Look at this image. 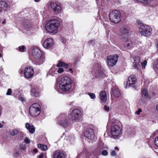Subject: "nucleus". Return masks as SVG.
Masks as SVG:
<instances>
[{"mask_svg":"<svg viewBox=\"0 0 158 158\" xmlns=\"http://www.w3.org/2000/svg\"><path fill=\"white\" fill-rule=\"evenodd\" d=\"M85 136L90 140H93L95 138V136L93 129L89 128L84 133Z\"/></svg>","mask_w":158,"mask_h":158,"instance_id":"14","label":"nucleus"},{"mask_svg":"<svg viewBox=\"0 0 158 158\" xmlns=\"http://www.w3.org/2000/svg\"><path fill=\"white\" fill-rule=\"evenodd\" d=\"M99 96L101 100L103 102H105L107 99L106 92L104 91H101L99 94Z\"/></svg>","mask_w":158,"mask_h":158,"instance_id":"23","label":"nucleus"},{"mask_svg":"<svg viewBox=\"0 0 158 158\" xmlns=\"http://www.w3.org/2000/svg\"><path fill=\"white\" fill-rule=\"evenodd\" d=\"M56 69L52 67L49 70V74L52 76H54L57 74V73L55 72Z\"/></svg>","mask_w":158,"mask_h":158,"instance_id":"28","label":"nucleus"},{"mask_svg":"<svg viewBox=\"0 0 158 158\" xmlns=\"http://www.w3.org/2000/svg\"><path fill=\"white\" fill-rule=\"evenodd\" d=\"M152 95H151V97H153L155 96L156 94L154 92H152L151 93Z\"/></svg>","mask_w":158,"mask_h":158,"instance_id":"47","label":"nucleus"},{"mask_svg":"<svg viewBox=\"0 0 158 158\" xmlns=\"http://www.w3.org/2000/svg\"><path fill=\"white\" fill-rule=\"evenodd\" d=\"M96 78L99 77L102 78L105 76V74L104 73L103 70L100 65L98 66V70H96Z\"/></svg>","mask_w":158,"mask_h":158,"instance_id":"17","label":"nucleus"},{"mask_svg":"<svg viewBox=\"0 0 158 158\" xmlns=\"http://www.w3.org/2000/svg\"><path fill=\"white\" fill-rule=\"evenodd\" d=\"M155 66V67L158 69V61L156 64Z\"/></svg>","mask_w":158,"mask_h":158,"instance_id":"50","label":"nucleus"},{"mask_svg":"<svg viewBox=\"0 0 158 158\" xmlns=\"http://www.w3.org/2000/svg\"><path fill=\"white\" fill-rule=\"evenodd\" d=\"M93 43H94V40H90L89 41V44H92Z\"/></svg>","mask_w":158,"mask_h":158,"instance_id":"49","label":"nucleus"},{"mask_svg":"<svg viewBox=\"0 0 158 158\" xmlns=\"http://www.w3.org/2000/svg\"><path fill=\"white\" fill-rule=\"evenodd\" d=\"M24 141L27 143H29L30 142V140L28 138L26 137L24 139Z\"/></svg>","mask_w":158,"mask_h":158,"instance_id":"41","label":"nucleus"},{"mask_svg":"<svg viewBox=\"0 0 158 158\" xmlns=\"http://www.w3.org/2000/svg\"><path fill=\"white\" fill-rule=\"evenodd\" d=\"M33 152L35 153H36L38 152V150L37 149H34L33 150Z\"/></svg>","mask_w":158,"mask_h":158,"instance_id":"52","label":"nucleus"},{"mask_svg":"<svg viewBox=\"0 0 158 158\" xmlns=\"http://www.w3.org/2000/svg\"><path fill=\"white\" fill-rule=\"evenodd\" d=\"M29 112L30 114L32 116H37L40 112V106L38 103L33 104L29 108Z\"/></svg>","mask_w":158,"mask_h":158,"instance_id":"6","label":"nucleus"},{"mask_svg":"<svg viewBox=\"0 0 158 158\" xmlns=\"http://www.w3.org/2000/svg\"><path fill=\"white\" fill-rule=\"evenodd\" d=\"M19 133V131L16 129L12 130L10 132V134L12 136H15L17 135Z\"/></svg>","mask_w":158,"mask_h":158,"instance_id":"32","label":"nucleus"},{"mask_svg":"<svg viewBox=\"0 0 158 158\" xmlns=\"http://www.w3.org/2000/svg\"><path fill=\"white\" fill-rule=\"evenodd\" d=\"M156 47L158 48V39L156 40Z\"/></svg>","mask_w":158,"mask_h":158,"instance_id":"48","label":"nucleus"},{"mask_svg":"<svg viewBox=\"0 0 158 158\" xmlns=\"http://www.w3.org/2000/svg\"><path fill=\"white\" fill-rule=\"evenodd\" d=\"M155 144L158 147V137H156L154 141Z\"/></svg>","mask_w":158,"mask_h":158,"instance_id":"42","label":"nucleus"},{"mask_svg":"<svg viewBox=\"0 0 158 158\" xmlns=\"http://www.w3.org/2000/svg\"><path fill=\"white\" fill-rule=\"evenodd\" d=\"M118 57V56L116 54L108 56L106 59L107 65L110 67L114 65L117 62Z\"/></svg>","mask_w":158,"mask_h":158,"instance_id":"8","label":"nucleus"},{"mask_svg":"<svg viewBox=\"0 0 158 158\" xmlns=\"http://www.w3.org/2000/svg\"><path fill=\"white\" fill-rule=\"evenodd\" d=\"M19 51L21 52H24V50L25 48V47L23 45L22 46H20L19 47Z\"/></svg>","mask_w":158,"mask_h":158,"instance_id":"34","label":"nucleus"},{"mask_svg":"<svg viewBox=\"0 0 158 158\" xmlns=\"http://www.w3.org/2000/svg\"><path fill=\"white\" fill-rule=\"evenodd\" d=\"M3 127V125L0 123V128H1Z\"/></svg>","mask_w":158,"mask_h":158,"instance_id":"55","label":"nucleus"},{"mask_svg":"<svg viewBox=\"0 0 158 158\" xmlns=\"http://www.w3.org/2000/svg\"><path fill=\"white\" fill-rule=\"evenodd\" d=\"M121 128L118 125H116L111 127V134L113 136L118 137L121 134Z\"/></svg>","mask_w":158,"mask_h":158,"instance_id":"11","label":"nucleus"},{"mask_svg":"<svg viewBox=\"0 0 158 158\" xmlns=\"http://www.w3.org/2000/svg\"><path fill=\"white\" fill-rule=\"evenodd\" d=\"M156 109L157 111L158 112V104L156 106Z\"/></svg>","mask_w":158,"mask_h":158,"instance_id":"56","label":"nucleus"},{"mask_svg":"<svg viewBox=\"0 0 158 158\" xmlns=\"http://www.w3.org/2000/svg\"><path fill=\"white\" fill-rule=\"evenodd\" d=\"M147 61L146 60H144L143 62H141V64L143 67H145L147 64Z\"/></svg>","mask_w":158,"mask_h":158,"instance_id":"35","label":"nucleus"},{"mask_svg":"<svg viewBox=\"0 0 158 158\" xmlns=\"http://www.w3.org/2000/svg\"><path fill=\"white\" fill-rule=\"evenodd\" d=\"M25 127L31 134H33L35 133V127L31 124L27 123L25 124Z\"/></svg>","mask_w":158,"mask_h":158,"instance_id":"19","label":"nucleus"},{"mask_svg":"<svg viewBox=\"0 0 158 158\" xmlns=\"http://www.w3.org/2000/svg\"><path fill=\"white\" fill-rule=\"evenodd\" d=\"M69 71L72 73H73V71L72 68H70L69 69Z\"/></svg>","mask_w":158,"mask_h":158,"instance_id":"51","label":"nucleus"},{"mask_svg":"<svg viewBox=\"0 0 158 158\" xmlns=\"http://www.w3.org/2000/svg\"><path fill=\"white\" fill-rule=\"evenodd\" d=\"M121 15L120 12L117 10H113L109 14L110 20L112 23H117L121 21Z\"/></svg>","mask_w":158,"mask_h":158,"instance_id":"5","label":"nucleus"},{"mask_svg":"<svg viewBox=\"0 0 158 158\" xmlns=\"http://www.w3.org/2000/svg\"><path fill=\"white\" fill-rule=\"evenodd\" d=\"M53 44V39L52 38H48L44 41L43 45L44 48H49L52 46Z\"/></svg>","mask_w":158,"mask_h":158,"instance_id":"15","label":"nucleus"},{"mask_svg":"<svg viewBox=\"0 0 158 158\" xmlns=\"http://www.w3.org/2000/svg\"><path fill=\"white\" fill-rule=\"evenodd\" d=\"M88 94L91 99H94L95 98V95L94 94L89 93Z\"/></svg>","mask_w":158,"mask_h":158,"instance_id":"36","label":"nucleus"},{"mask_svg":"<svg viewBox=\"0 0 158 158\" xmlns=\"http://www.w3.org/2000/svg\"><path fill=\"white\" fill-rule=\"evenodd\" d=\"M7 7V4L6 2L2 1L0 2V8L1 10L5 9Z\"/></svg>","mask_w":158,"mask_h":158,"instance_id":"27","label":"nucleus"},{"mask_svg":"<svg viewBox=\"0 0 158 158\" xmlns=\"http://www.w3.org/2000/svg\"><path fill=\"white\" fill-rule=\"evenodd\" d=\"M44 157H45V158H46V155L44 154L41 153L40 155L39 156L38 158H44Z\"/></svg>","mask_w":158,"mask_h":158,"instance_id":"43","label":"nucleus"},{"mask_svg":"<svg viewBox=\"0 0 158 158\" xmlns=\"http://www.w3.org/2000/svg\"><path fill=\"white\" fill-rule=\"evenodd\" d=\"M1 110L0 109V115H1Z\"/></svg>","mask_w":158,"mask_h":158,"instance_id":"62","label":"nucleus"},{"mask_svg":"<svg viewBox=\"0 0 158 158\" xmlns=\"http://www.w3.org/2000/svg\"><path fill=\"white\" fill-rule=\"evenodd\" d=\"M104 109L106 111H108L110 110V107L108 106L105 105L104 106Z\"/></svg>","mask_w":158,"mask_h":158,"instance_id":"39","label":"nucleus"},{"mask_svg":"<svg viewBox=\"0 0 158 158\" xmlns=\"http://www.w3.org/2000/svg\"><path fill=\"white\" fill-rule=\"evenodd\" d=\"M20 148H21V150H23L24 151L26 149V146H21V147Z\"/></svg>","mask_w":158,"mask_h":158,"instance_id":"45","label":"nucleus"},{"mask_svg":"<svg viewBox=\"0 0 158 158\" xmlns=\"http://www.w3.org/2000/svg\"><path fill=\"white\" fill-rule=\"evenodd\" d=\"M58 119L60 126L64 128H67L68 126L69 122L67 116L65 114L60 115Z\"/></svg>","mask_w":158,"mask_h":158,"instance_id":"9","label":"nucleus"},{"mask_svg":"<svg viewBox=\"0 0 158 158\" xmlns=\"http://www.w3.org/2000/svg\"><path fill=\"white\" fill-rule=\"evenodd\" d=\"M56 66L57 67H63L67 69L68 65L67 64L62 61H59V63L57 64Z\"/></svg>","mask_w":158,"mask_h":158,"instance_id":"26","label":"nucleus"},{"mask_svg":"<svg viewBox=\"0 0 158 158\" xmlns=\"http://www.w3.org/2000/svg\"><path fill=\"white\" fill-rule=\"evenodd\" d=\"M32 55L35 59L36 64L40 65L42 64L45 60L43 53L38 48H34L32 50Z\"/></svg>","mask_w":158,"mask_h":158,"instance_id":"4","label":"nucleus"},{"mask_svg":"<svg viewBox=\"0 0 158 158\" xmlns=\"http://www.w3.org/2000/svg\"><path fill=\"white\" fill-rule=\"evenodd\" d=\"M22 70H20V73H22Z\"/></svg>","mask_w":158,"mask_h":158,"instance_id":"61","label":"nucleus"},{"mask_svg":"<svg viewBox=\"0 0 158 158\" xmlns=\"http://www.w3.org/2000/svg\"><path fill=\"white\" fill-rule=\"evenodd\" d=\"M34 74L33 68L30 66L27 67L24 71V76L27 78H30L32 77Z\"/></svg>","mask_w":158,"mask_h":158,"instance_id":"12","label":"nucleus"},{"mask_svg":"<svg viewBox=\"0 0 158 158\" xmlns=\"http://www.w3.org/2000/svg\"><path fill=\"white\" fill-rule=\"evenodd\" d=\"M69 141L71 143H72V142H71V141H73V139H72L71 140H69Z\"/></svg>","mask_w":158,"mask_h":158,"instance_id":"58","label":"nucleus"},{"mask_svg":"<svg viewBox=\"0 0 158 158\" xmlns=\"http://www.w3.org/2000/svg\"><path fill=\"white\" fill-rule=\"evenodd\" d=\"M64 71L63 69L61 68H58V70L57 71V72L59 73H61Z\"/></svg>","mask_w":158,"mask_h":158,"instance_id":"40","label":"nucleus"},{"mask_svg":"<svg viewBox=\"0 0 158 158\" xmlns=\"http://www.w3.org/2000/svg\"><path fill=\"white\" fill-rule=\"evenodd\" d=\"M31 95L35 97L39 96V93L37 89L35 86H32L31 89Z\"/></svg>","mask_w":158,"mask_h":158,"instance_id":"21","label":"nucleus"},{"mask_svg":"<svg viewBox=\"0 0 158 158\" xmlns=\"http://www.w3.org/2000/svg\"><path fill=\"white\" fill-rule=\"evenodd\" d=\"M137 23H138L139 24L141 25L142 24L140 22V21L137 20Z\"/></svg>","mask_w":158,"mask_h":158,"instance_id":"53","label":"nucleus"},{"mask_svg":"<svg viewBox=\"0 0 158 158\" xmlns=\"http://www.w3.org/2000/svg\"><path fill=\"white\" fill-rule=\"evenodd\" d=\"M2 57V56L1 54V53H0V57Z\"/></svg>","mask_w":158,"mask_h":158,"instance_id":"60","label":"nucleus"},{"mask_svg":"<svg viewBox=\"0 0 158 158\" xmlns=\"http://www.w3.org/2000/svg\"><path fill=\"white\" fill-rule=\"evenodd\" d=\"M136 79L135 76L133 75L131 76L128 78L127 85H132V86H133V85L136 82Z\"/></svg>","mask_w":158,"mask_h":158,"instance_id":"20","label":"nucleus"},{"mask_svg":"<svg viewBox=\"0 0 158 158\" xmlns=\"http://www.w3.org/2000/svg\"><path fill=\"white\" fill-rule=\"evenodd\" d=\"M142 111V110L141 109H139L137 110L135 112V113L138 114V115H139L140 114V113Z\"/></svg>","mask_w":158,"mask_h":158,"instance_id":"44","label":"nucleus"},{"mask_svg":"<svg viewBox=\"0 0 158 158\" xmlns=\"http://www.w3.org/2000/svg\"><path fill=\"white\" fill-rule=\"evenodd\" d=\"M60 25V23L58 20H51L46 24L45 29L48 32L55 34L57 32Z\"/></svg>","mask_w":158,"mask_h":158,"instance_id":"3","label":"nucleus"},{"mask_svg":"<svg viewBox=\"0 0 158 158\" xmlns=\"http://www.w3.org/2000/svg\"><path fill=\"white\" fill-rule=\"evenodd\" d=\"M38 147L44 151H45L47 150V147L45 145L39 144L38 145Z\"/></svg>","mask_w":158,"mask_h":158,"instance_id":"30","label":"nucleus"},{"mask_svg":"<svg viewBox=\"0 0 158 158\" xmlns=\"http://www.w3.org/2000/svg\"><path fill=\"white\" fill-rule=\"evenodd\" d=\"M56 66L57 67H63L67 69L68 65L67 64L62 61H59V63L57 64Z\"/></svg>","mask_w":158,"mask_h":158,"instance_id":"25","label":"nucleus"},{"mask_svg":"<svg viewBox=\"0 0 158 158\" xmlns=\"http://www.w3.org/2000/svg\"><path fill=\"white\" fill-rule=\"evenodd\" d=\"M137 2L142 3L144 5H148L153 0H134Z\"/></svg>","mask_w":158,"mask_h":158,"instance_id":"24","label":"nucleus"},{"mask_svg":"<svg viewBox=\"0 0 158 158\" xmlns=\"http://www.w3.org/2000/svg\"><path fill=\"white\" fill-rule=\"evenodd\" d=\"M106 147V146L102 141H99L98 143V148L99 149H105Z\"/></svg>","mask_w":158,"mask_h":158,"instance_id":"29","label":"nucleus"},{"mask_svg":"<svg viewBox=\"0 0 158 158\" xmlns=\"http://www.w3.org/2000/svg\"><path fill=\"white\" fill-rule=\"evenodd\" d=\"M49 6L53 11L56 13L60 12L61 10V7L60 6L58 5L55 2L50 3Z\"/></svg>","mask_w":158,"mask_h":158,"instance_id":"16","label":"nucleus"},{"mask_svg":"<svg viewBox=\"0 0 158 158\" xmlns=\"http://www.w3.org/2000/svg\"><path fill=\"white\" fill-rule=\"evenodd\" d=\"M129 31L128 28L127 26H124L121 30L120 37L124 41H126L124 44V47L127 49H130L133 47L134 46V43L130 41H128V39L129 36Z\"/></svg>","mask_w":158,"mask_h":158,"instance_id":"1","label":"nucleus"},{"mask_svg":"<svg viewBox=\"0 0 158 158\" xmlns=\"http://www.w3.org/2000/svg\"><path fill=\"white\" fill-rule=\"evenodd\" d=\"M70 115L72 120H78L81 117L82 112L80 109H74L72 110Z\"/></svg>","mask_w":158,"mask_h":158,"instance_id":"10","label":"nucleus"},{"mask_svg":"<svg viewBox=\"0 0 158 158\" xmlns=\"http://www.w3.org/2000/svg\"><path fill=\"white\" fill-rule=\"evenodd\" d=\"M67 138H66V140H67L68 139H69V140H71V139H70V137L69 136H68V137H67Z\"/></svg>","mask_w":158,"mask_h":158,"instance_id":"54","label":"nucleus"},{"mask_svg":"<svg viewBox=\"0 0 158 158\" xmlns=\"http://www.w3.org/2000/svg\"><path fill=\"white\" fill-rule=\"evenodd\" d=\"M112 95L116 98H118L120 96V93L118 89L114 88L112 89Z\"/></svg>","mask_w":158,"mask_h":158,"instance_id":"22","label":"nucleus"},{"mask_svg":"<svg viewBox=\"0 0 158 158\" xmlns=\"http://www.w3.org/2000/svg\"><path fill=\"white\" fill-rule=\"evenodd\" d=\"M118 150L119 149L117 147H115L114 148V150H112L110 152V154L111 155H112V156H116V151H117V150L118 151Z\"/></svg>","mask_w":158,"mask_h":158,"instance_id":"33","label":"nucleus"},{"mask_svg":"<svg viewBox=\"0 0 158 158\" xmlns=\"http://www.w3.org/2000/svg\"><path fill=\"white\" fill-rule=\"evenodd\" d=\"M72 81L70 78L68 76L62 77L59 83L60 89L64 91H69L71 88Z\"/></svg>","mask_w":158,"mask_h":158,"instance_id":"2","label":"nucleus"},{"mask_svg":"<svg viewBox=\"0 0 158 158\" xmlns=\"http://www.w3.org/2000/svg\"><path fill=\"white\" fill-rule=\"evenodd\" d=\"M29 29H30L31 27H30V28H29L28 27H27Z\"/></svg>","mask_w":158,"mask_h":158,"instance_id":"63","label":"nucleus"},{"mask_svg":"<svg viewBox=\"0 0 158 158\" xmlns=\"http://www.w3.org/2000/svg\"><path fill=\"white\" fill-rule=\"evenodd\" d=\"M108 154V152L105 150H103L102 152V155L104 156H106Z\"/></svg>","mask_w":158,"mask_h":158,"instance_id":"38","label":"nucleus"},{"mask_svg":"<svg viewBox=\"0 0 158 158\" xmlns=\"http://www.w3.org/2000/svg\"><path fill=\"white\" fill-rule=\"evenodd\" d=\"M34 1L35 2H38L39 1H40V0H34Z\"/></svg>","mask_w":158,"mask_h":158,"instance_id":"57","label":"nucleus"},{"mask_svg":"<svg viewBox=\"0 0 158 158\" xmlns=\"http://www.w3.org/2000/svg\"><path fill=\"white\" fill-rule=\"evenodd\" d=\"M52 158H65V155L61 152L56 151L53 153L52 155Z\"/></svg>","mask_w":158,"mask_h":158,"instance_id":"18","label":"nucleus"},{"mask_svg":"<svg viewBox=\"0 0 158 158\" xmlns=\"http://www.w3.org/2000/svg\"><path fill=\"white\" fill-rule=\"evenodd\" d=\"M152 29L147 25H142L139 28V31L142 35L145 36H148L151 34Z\"/></svg>","mask_w":158,"mask_h":158,"instance_id":"7","label":"nucleus"},{"mask_svg":"<svg viewBox=\"0 0 158 158\" xmlns=\"http://www.w3.org/2000/svg\"><path fill=\"white\" fill-rule=\"evenodd\" d=\"M5 21H3V22H2V24H5Z\"/></svg>","mask_w":158,"mask_h":158,"instance_id":"59","label":"nucleus"},{"mask_svg":"<svg viewBox=\"0 0 158 158\" xmlns=\"http://www.w3.org/2000/svg\"><path fill=\"white\" fill-rule=\"evenodd\" d=\"M131 61L133 63L132 66L134 69H138L140 67V57L138 55H135Z\"/></svg>","mask_w":158,"mask_h":158,"instance_id":"13","label":"nucleus"},{"mask_svg":"<svg viewBox=\"0 0 158 158\" xmlns=\"http://www.w3.org/2000/svg\"><path fill=\"white\" fill-rule=\"evenodd\" d=\"M141 94H142V95H144L145 97L148 98H149L148 94L147 89L143 88L142 89Z\"/></svg>","mask_w":158,"mask_h":158,"instance_id":"31","label":"nucleus"},{"mask_svg":"<svg viewBox=\"0 0 158 158\" xmlns=\"http://www.w3.org/2000/svg\"><path fill=\"white\" fill-rule=\"evenodd\" d=\"M12 93V89H7V92L6 93L7 95H10Z\"/></svg>","mask_w":158,"mask_h":158,"instance_id":"37","label":"nucleus"},{"mask_svg":"<svg viewBox=\"0 0 158 158\" xmlns=\"http://www.w3.org/2000/svg\"><path fill=\"white\" fill-rule=\"evenodd\" d=\"M19 99L21 101H23L24 100V98L23 97H20L19 98Z\"/></svg>","mask_w":158,"mask_h":158,"instance_id":"46","label":"nucleus"}]
</instances>
